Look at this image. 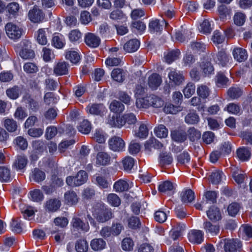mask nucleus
<instances>
[{"instance_id": "nucleus-1", "label": "nucleus", "mask_w": 252, "mask_h": 252, "mask_svg": "<svg viewBox=\"0 0 252 252\" xmlns=\"http://www.w3.org/2000/svg\"><path fill=\"white\" fill-rule=\"evenodd\" d=\"M88 180V174L84 170L79 171L75 176H70L66 178V184L71 187H77L85 183Z\"/></svg>"}, {"instance_id": "nucleus-2", "label": "nucleus", "mask_w": 252, "mask_h": 252, "mask_svg": "<svg viewBox=\"0 0 252 252\" xmlns=\"http://www.w3.org/2000/svg\"><path fill=\"white\" fill-rule=\"evenodd\" d=\"M5 29L7 35L10 39L13 40L18 39L22 35V29L13 23L9 22L7 23L5 26Z\"/></svg>"}, {"instance_id": "nucleus-3", "label": "nucleus", "mask_w": 252, "mask_h": 252, "mask_svg": "<svg viewBox=\"0 0 252 252\" xmlns=\"http://www.w3.org/2000/svg\"><path fill=\"white\" fill-rule=\"evenodd\" d=\"M28 18L30 21L34 23L42 22L45 18V14L43 11L35 5L32 9L28 12Z\"/></svg>"}, {"instance_id": "nucleus-4", "label": "nucleus", "mask_w": 252, "mask_h": 252, "mask_svg": "<svg viewBox=\"0 0 252 252\" xmlns=\"http://www.w3.org/2000/svg\"><path fill=\"white\" fill-rule=\"evenodd\" d=\"M109 148L114 152H122L125 150V143L120 137L113 136L108 141Z\"/></svg>"}, {"instance_id": "nucleus-5", "label": "nucleus", "mask_w": 252, "mask_h": 252, "mask_svg": "<svg viewBox=\"0 0 252 252\" xmlns=\"http://www.w3.org/2000/svg\"><path fill=\"white\" fill-rule=\"evenodd\" d=\"M61 205V201L59 198H51L45 201L44 208L47 212L53 213L58 211Z\"/></svg>"}, {"instance_id": "nucleus-6", "label": "nucleus", "mask_w": 252, "mask_h": 252, "mask_svg": "<svg viewBox=\"0 0 252 252\" xmlns=\"http://www.w3.org/2000/svg\"><path fill=\"white\" fill-rule=\"evenodd\" d=\"M189 241L193 244H200L204 240V233L202 231L192 229L188 234Z\"/></svg>"}, {"instance_id": "nucleus-7", "label": "nucleus", "mask_w": 252, "mask_h": 252, "mask_svg": "<svg viewBox=\"0 0 252 252\" xmlns=\"http://www.w3.org/2000/svg\"><path fill=\"white\" fill-rule=\"evenodd\" d=\"M69 65L64 61H60L54 66V73L56 76H62L68 73Z\"/></svg>"}, {"instance_id": "nucleus-8", "label": "nucleus", "mask_w": 252, "mask_h": 252, "mask_svg": "<svg viewBox=\"0 0 252 252\" xmlns=\"http://www.w3.org/2000/svg\"><path fill=\"white\" fill-rule=\"evenodd\" d=\"M95 217L100 222H104L112 218L111 210L108 208L102 209L95 213Z\"/></svg>"}, {"instance_id": "nucleus-9", "label": "nucleus", "mask_w": 252, "mask_h": 252, "mask_svg": "<svg viewBox=\"0 0 252 252\" xmlns=\"http://www.w3.org/2000/svg\"><path fill=\"white\" fill-rule=\"evenodd\" d=\"M86 44L91 48H96L100 44V38L94 33L88 32L85 36Z\"/></svg>"}, {"instance_id": "nucleus-10", "label": "nucleus", "mask_w": 252, "mask_h": 252, "mask_svg": "<svg viewBox=\"0 0 252 252\" xmlns=\"http://www.w3.org/2000/svg\"><path fill=\"white\" fill-rule=\"evenodd\" d=\"M86 111L92 115H102L106 111V108L102 104H90L86 108Z\"/></svg>"}, {"instance_id": "nucleus-11", "label": "nucleus", "mask_w": 252, "mask_h": 252, "mask_svg": "<svg viewBox=\"0 0 252 252\" xmlns=\"http://www.w3.org/2000/svg\"><path fill=\"white\" fill-rule=\"evenodd\" d=\"M71 224L72 227L77 230H82L87 232L90 227L88 223H86L79 217H74L72 218Z\"/></svg>"}, {"instance_id": "nucleus-12", "label": "nucleus", "mask_w": 252, "mask_h": 252, "mask_svg": "<svg viewBox=\"0 0 252 252\" xmlns=\"http://www.w3.org/2000/svg\"><path fill=\"white\" fill-rule=\"evenodd\" d=\"M170 82L176 85H180L184 81L183 74L176 70H171L168 75Z\"/></svg>"}, {"instance_id": "nucleus-13", "label": "nucleus", "mask_w": 252, "mask_h": 252, "mask_svg": "<svg viewBox=\"0 0 252 252\" xmlns=\"http://www.w3.org/2000/svg\"><path fill=\"white\" fill-rule=\"evenodd\" d=\"M231 57L224 50H221L214 57L215 62L222 66H224L229 62Z\"/></svg>"}, {"instance_id": "nucleus-14", "label": "nucleus", "mask_w": 252, "mask_h": 252, "mask_svg": "<svg viewBox=\"0 0 252 252\" xmlns=\"http://www.w3.org/2000/svg\"><path fill=\"white\" fill-rule=\"evenodd\" d=\"M240 247L241 244L238 241L229 239L225 240L223 248L225 252H237V249Z\"/></svg>"}, {"instance_id": "nucleus-15", "label": "nucleus", "mask_w": 252, "mask_h": 252, "mask_svg": "<svg viewBox=\"0 0 252 252\" xmlns=\"http://www.w3.org/2000/svg\"><path fill=\"white\" fill-rule=\"evenodd\" d=\"M140 41L137 39H132L127 41L123 46V48L127 53H133L138 50L140 46Z\"/></svg>"}, {"instance_id": "nucleus-16", "label": "nucleus", "mask_w": 252, "mask_h": 252, "mask_svg": "<svg viewBox=\"0 0 252 252\" xmlns=\"http://www.w3.org/2000/svg\"><path fill=\"white\" fill-rule=\"evenodd\" d=\"M180 197L183 203H191L195 199L194 192L190 189H184L180 193Z\"/></svg>"}, {"instance_id": "nucleus-17", "label": "nucleus", "mask_w": 252, "mask_h": 252, "mask_svg": "<svg viewBox=\"0 0 252 252\" xmlns=\"http://www.w3.org/2000/svg\"><path fill=\"white\" fill-rule=\"evenodd\" d=\"M162 79L159 75L154 73L148 78V85L152 90H156L161 84Z\"/></svg>"}, {"instance_id": "nucleus-18", "label": "nucleus", "mask_w": 252, "mask_h": 252, "mask_svg": "<svg viewBox=\"0 0 252 252\" xmlns=\"http://www.w3.org/2000/svg\"><path fill=\"white\" fill-rule=\"evenodd\" d=\"M208 218L213 221H217L221 219V213L218 207H211L207 211Z\"/></svg>"}, {"instance_id": "nucleus-19", "label": "nucleus", "mask_w": 252, "mask_h": 252, "mask_svg": "<svg viewBox=\"0 0 252 252\" xmlns=\"http://www.w3.org/2000/svg\"><path fill=\"white\" fill-rule=\"evenodd\" d=\"M111 157L105 152H98L96 156V164L98 165H107L110 163Z\"/></svg>"}, {"instance_id": "nucleus-20", "label": "nucleus", "mask_w": 252, "mask_h": 252, "mask_svg": "<svg viewBox=\"0 0 252 252\" xmlns=\"http://www.w3.org/2000/svg\"><path fill=\"white\" fill-rule=\"evenodd\" d=\"M232 172V177L235 181L238 184L243 183L246 174L237 167H233L231 168Z\"/></svg>"}, {"instance_id": "nucleus-21", "label": "nucleus", "mask_w": 252, "mask_h": 252, "mask_svg": "<svg viewBox=\"0 0 252 252\" xmlns=\"http://www.w3.org/2000/svg\"><path fill=\"white\" fill-rule=\"evenodd\" d=\"M234 58L239 62L244 61L247 59L248 55L245 49L242 48H235L233 51Z\"/></svg>"}, {"instance_id": "nucleus-22", "label": "nucleus", "mask_w": 252, "mask_h": 252, "mask_svg": "<svg viewBox=\"0 0 252 252\" xmlns=\"http://www.w3.org/2000/svg\"><path fill=\"white\" fill-rule=\"evenodd\" d=\"M145 149L148 152H150L152 148L157 149H160L162 147V144L155 138H150L145 143Z\"/></svg>"}, {"instance_id": "nucleus-23", "label": "nucleus", "mask_w": 252, "mask_h": 252, "mask_svg": "<svg viewBox=\"0 0 252 252\" xmlns=\"http://www.w3.org/2000/svg\"><path fill=\"white\" fill-rule=\"evenodd\" d=\"M121 163L124 171L130 172L135 164V160L131 157L126 156L122 159Z\"/></svg>"}, {"instance_id": "nucleus-24", "label": "nucleus", "mask_w": 252, "mask_h": 252, "mask_svg": "<svg viewBox=\"0 0 252 252\" xmlns=\"http://www.w3.org/2000/svg\"><path fill=\"white\" fill-rule=\"evenodd\" d=\"M64 198L66 203L75 205L78 202L79 198L76 193L73 190H69L64 194Z\"/></svg>"}, {"instance_id": "nucleus-25", "label": "nucleus", "mask_w": 252, "mask_h": 252, "mask_svg": "<svg viewBox=\"0 0 252 252\" xmlns=\"http://www.w3.org/2000/svg\"><path fill=\"white\" fill-rule=\"evenodd\" d=\"M203 227L206 233H209L212 235H217L220 231V226L219 225L213 224L208 221L204 222Z\"/></svg>"}, {"instance_id": "nucleus-26", "label": "nucleus", "mask_w": 252, "mask_h": 252, "mask_svg": "<svg viewBox=\"0 0 252 252\" xmlns=\"http://www.w3.org/2000/svg\"><path fill=\"white\" fill-rule=\"evenodd\" d=\"M31 179L35 182L39 183L45 179V173L38 168H35L32 172L31 176Z\"/></svg>"}, {"instance_id": "nucleus-27", "label": "nucleus", "mask_w": 252, "mask_h": 252, "mask_svg": "<svg viewBox=\"0 0 252 252\" xmlns=\"http://www.w3.org/2000/svg\"><path fill=\"white\" fill-rule=\"evenodd\" d=\"M21 93L19 87L14 86L6 90V94L8 97L11 99H16L19 97Z\"/></svg>"}, {"instance_id": "nucleus-28", "label": "nucleus", "mask_w": 252, "mask_h": 252, "mask_svg": "<svg viewBox=\"0 0 252 252\" xmlns=\"http://www.w3.org/2000/svg\"><path fill=\"white\" fill-rule=\"evenodd\" d=\"M162 29L163 25L158 19H153L149 23V29L151 33L159 32Z\"/></svg>"}, {"instance_id": "nucleus-29", "label": "nucleus", "mask_w": 252, "mask_h": 252, "mask_svg": "<svg viewBox=\"0 0 252 252\" xmlns=\"http://www.w3.org/2000/svg\"><path fill=\"white\" fill-rule=\"evenodd\" d=\"M131 28L133 32L142 34L146 30L145 24L141 21H134L131 23Z\"/></svg>"}, {"instance_id": "nucleus-30", "label": "nucleus", "mask_w": 252, "mask_h": 252, "mask_svg": "<svg viewBox=\"0 0 252 252\" xmlns=\"http://www.w3.org/2000/svg\"><path fill=\"white\" fill-rule=\"evenodd\" d=\"M37 42L40 45H45L47 43V37L44 29H39L35 33Z\"/></svg>"}, {"instance_id": "nucleus-31", "label": "nucleus", "mask_w": 252, "mask_h": 252, "mask_svg": "<svg viewBox=\"0 0 252 252\" xmlns=\"http://www.w3.org/2000/svg\"><path fill=\"white\" fill-rule=\"evenodd\" d=\"M123 119L121 117H116L114 116H109L107 119V124L112 127H121L124 125Z\"/></svg>"}, {"instance_id": "nucleus-32", "label": "nucleus", "mask_w": 252, "mask_h": 252, "mask_svg": "<svg viewBox=\"0 0 252 252\" xmlns=\"http://www.w3.org/2000/svg\"><path fill=\"white\" fill-rule=\"evenodd\" d=\"M129 184L126 180L120 179L114 185V189L117 192H123L128 189Z\"/></svg>"}, {"instance_id": "nucleus-33", "label": "nucleus", "mask_w": 252, "mask_h": 252, "mask_svg": "<svg viewBox=\"0 0 252 252\" xmlns=\"http://www.w3.org/2000/svg\"><path fill=\"white\" fill-rule=\"evenodd\" d=\"M172 139L177 142H182L186 140L187 134L182 130H175L171 132Z\"/></svg>"}, {"instance_id": "nucleus-34", "label": "nucleus", "mask_w": 252, "mask_h": 252, "mask_svg": "<svg viewBox=\"0 0 252 252\" xmlns=\"http://www.w3.org/2000/svg\"><path fill=\"white\" fill-rule=\"evenodd\" d=\"M187 134L189 139L192 142L197 141L200 138L201 135V132L194 127L189 128Z\"/></svg>"}, {"instance_id": "nucleus-35", "label": "nucleus", "mask_w": 252, "mask_h": 252, "mask_svg": "<svg viewBox=\"0 0 252 252\" xmlns=\"http://www.w3.org/2000/svg\"><path fill=\"white\" fill-rule=\"evenodd\" d=\"M112 78L118 82H122L125 79V72L122 69L115 68L111 72Z\"/></svg>"}, {"instance_id": "nucleus-36", "label": "nucleus", "mask_w": 252, "mask_h": 252, "mask_svg": "<svg viewBox=\"0 0 252 252\" xmlns=\"http://www.w3.org/2000/svg\"><path fill=\"white\" fill-rule=\"evenodd\" d=\"M155 135L158 138H164L168 136V131L163 125H159L154 129Z\"/></svg>"}, {"instance_id": "nucleus-37", "label": "nucleus", "mask_w": 252, "mask_h": 252, "mask_svg": "<svg viewBox=\"0 0 252 252\" xmlns=\"http://www.w3.org/2000/svg\"><path fill=\"white\" fill-rule=\"evenodd\" d=\"M173 161V158L170 153H163L159 156V164L161 166H164L170 164Z\"/></svg>"}, {"instance_id": "nucleus-38", "label": "nucleus", "mask_w": 252, "mask_h": 252, "mask_svg": "<svg viewBox=\"0 0 252 252\" xmlns=\"http://www.w3.org/2000/svg\"><path fill=\"white\" fill-rule=\"evenodd\" d=\"M3 126L10 132H15L18 127L17 122L12 119H6Z\"/></svg>"}, {"instance_id": "nucleus-39", "label": "nucleus", "mask_w": 252, "mask_h": 252, "mask_svg": "<svg viewBox=\"0 0 252 252\" xmlns=\"http://www.w3.org/2000/svg\"><path fill=\"white\" fill-rule=\"evenodd\" d=\"M175 189L174 185L169 181L161 183L158 186V190L160 192L166 193L172 191Z\"/></svg>"}, {"instance_id": "nucleus-40", "label": "nucleus", "mask_w": 252, "mask_h": 252, "mask_svg": "<svg viewBox=\"0 0 252 252\" xmlns=\"http://www.w3.org/2000/svg\"><path fill=\"white\" fill-rule=\"evenodd\" d=\"M197 94L203 99L207 98L210 94V90L208 86L201 85L197 87Z\"/></svg>"}, {"instance_id": "nucleus-41", "label": "nucleus", "mask_w": 252, "mask_h": 252, "mask_svg": "<svg viewBox=\"0 0 252 252\" xmlns=\"http://www.w3.org/2000/svg\"><path fill=\"white\" fill-rule=\"evenodd\" d=\"M224 111H227L229 113L234 115H239L242 111L240 106L236 103H229L224 109Z\"/></svg>"}, {"instance_id": "nucleus-42", "label": "nucleus", "mask_w": 252, "mask_h": 252, "mask_svg": "<svg viewBox=\"0 0 252 252\" xmlns=\"http://www.w3.org/2000/svg\"><path fill=\"white\" fill-rule=\"evenodd\" d=\"M148 101L150 103V106H152L156 108L160 107L163 104V101L161 98L153 94L148 96Z\"/></svg>"}, {"instance_id": "nucleus-43", "label": "nucleus", "mask_w": 252, "mask_h": 252, "mask_svg": "<svg viewBox=\"0 0 252 252\" xmlns=\"http://www.w3.org/2000/svg\"><path fill=\"white\" fill-rule=\"evenodd\" d=\"M237 155L238 158L242 161L248 160L251 156L250 150L245 147L238 149L237 151Z\"/></svg>"}, {"instance_id": "nucleus-44", "label": "nucleus", "mask_w": 252, "mask_h": 252, "mask_svg": "<svg viewBox=\"0 0 252 252\" xmlns=\"http://www.w3.org/2000/svg\"><path fill=\"white\" fill-rule=\"evenodd\" d=\"M27 164V159L24 156H18L16 158L13 166L17 170L23 169Z\"/></svg>"}, {"instance_id": "nucleus-45", "label": "nucleus", "mask_w": 252, "mask_h": 252, "mask_svg": "<svg viewBox=\"0 0 252 252\" xmlns=\"http://www.w3.org/2000/svg\"><path fill=\"white\" fill-rule=\"evenodd\" d=\"M52 44L56 48H62L65 44L63 36L61 34L54 35L52 40Z\"/></svg>"}, {"instance_id": "nucleus-46", "label": "nucleus", "mask_w": 252, "mask_h": 252, "mask_svg": "<svg viewBox=\"0 0 252 252\" xmlns=\"http://www.w3.org/2000/svg\"><path fill=\"white\" fill-rule=\"evenodd\" d=\"M105 242L101 238L94 239L91 242V246L94 251L101 250L105 247Z\"/></svg>"}, {"instance_id": "nucleus-47", "label": "nucleus", "mask_w": 252, "mask_h": 252, "mask_svg": "<svg viewBox=\"0 0 252 252\" xmlns=\"http://www.w3.org/2000/svg\"><path fill=\"white\" fill-rule=\"evenodd\" d=\"M109 108L114 113H121L124 110L125 106L121 102L117 100H113L111 103Z\"/></svg>"}, {"instance_id": "nucleus-48", "label": "nucleus", "mask_w": 252, "mask_h": 252, "mask_svg": "<svg viewBox=\"0 0 252 252\" xmlns=\"http://www.w3.org/2000/svg\"><path fill=\"white\" fill-rule=\"evenodd\" d=\"M78 130L84 134H88L91 130V123L87 120H84L77 126Z\"/></svg>"}, {"instance_id": "nucleus-49", "label": "nucleus", "mask_w": 252, "mask_h": 252, "mask_svg": "<svg viewBox=\"0 0 252 252\" xmlns=\"http://www.w3.org/2000/svg\"><path fill=\"white\" fill-rule=\"evenodd\" d=\"M82 34L78 30H73L68 34V38L71 42L79 43L82 39Z\"/></svg>"}, {"instance_id": "nucleus-50", "label": "nucleus", "mask_w": 252, "mask_h": 252, "mask_svg": "<svg viewBox=\"0 0 252 252\" xmlns=\"http://www.w3.org/2000/svg\"><path fill=\"white\" fill-rule=\"evenodd\" d=\"M148 135V129L146 125L141 124L137 131L135 132V136L140 139L146 138Z\"/></svg>"}, {"instance_id": "nucleus-51", "label": "nucleus", "mask_w": 252, "mask_h": 252, "mask_svg": "<svg viewBox=\"0 0 252 252\" xmlns=\"http://www.w3.org/2000/svg\"><path fill=\"white\" fill-rule=\"evenodd\" d=\"M185 122L189 125L197 124L199 121L198 115L194 112H191L187 114L185 118Z\"/></svg>"}, {"instance_id": "nucleus-52", "label": "nucleus", "mask_w": 252, "mask_h": 252, "mask_svg": "<svg viewBox=\"0 0 252 252\" xmlns=\"http://www.w3.org/2000/svg\"><path fill=\"white\" fill-rule=\"evenodd\" d=\"M180 55V52L179 50H173L167 53L165 56L164 59L165 62L168 63H171L173 61H175L179 58Z\"/></svg>"}, {"instance_id": "nucleus-53", "label": "nucleus", "mask_w": 252, "mask_h": 252, "mask_svg": "<svg viewBox=\"0 0 252 252\" xmlns=\"http://www.w3.org/2000/svg\"><path fill=\"white\" fill-rule=\"evenodd\" d=\"M31 199L35 202H40L44 199V195L39 189H34L30 192Z\"/></svg>"}, {"instance_id": "nucleus-54", "label": "nucleus", "mask_w": 252, "mask_h": 252, "mask_svg": "<svg viewBox=\"0 0 252 252\" xmlns=\"http://www.w3.org/2000/svg\"><path fill=\"white\" fill-rule=\"evenodd\" d=\"M65 58L74 64L77 63L80 60V55L78 52L75 51H67L66 53Z\"/></svg>"}, {"instance_id": "nucleus-55", "label": "nucleus", "mask_w": 252, "mask_h": 252, "mask_svg": "<svg viewBox=\"0 0 252 252\" xmlns=\"http://www.w3.org/2000/svg\"><path fill=\"white\" fill-rule=\"evenodd\" d=\"M51 234L54 236L55 240L58 242H61L64 238L65 232L62 230H57L56 228H52L51 230Z\"/></svg>"}, {"instance_id": "nucleus-56", "label": "nucleus", "mask_w": 252, "mask_h": 252, "mask_svg": "<svg viewBox=\"0 0 252 252\" xmlns=\"http://www.w3.org/2000/svg\"><path fill=\"white\" fill-rule=\"evenodd\" d=\"M11 177L10 170L4 166L0 167V181L7 182Z\"/></svg>"}, {"instance_id": "nucleus-57", "label": "nucleus", "mask_w": 252, "mask_h": 252, "mask_svg": "<svg viewBox=\"0 0 252 252\" xmlns=\"http://www.w3.org/2000/svg\"><path fill=\"white\" fill-rule=\"evenodd\" d=\"M108 203L112 206L118 207L121 204V199L115 193H110L108 195Z\"/></svg>"}, {"instance_id": "nucleus-58", "label": "nucleus", "mask_w": 252, "mask_h": 252, "mask_svg": "<svg viewBox=\"0 0 252 252\" xmlns=\"http://www.w3.org/2000/svg\"><path fill=\"white\" fill-rule=\"evenodd\" d=\"M243 92L238 87H231L227 91L228 95L232 99H236L242 95Z\"/></svg>"}, {"instance_id": "nucleus-59", "label": "nucleus", "mask_w": 252, "mask_h": 252, "mask_svg": "<svg viewBox=\"0 0 252 252\" xmlns=\"http://www.w3.org/2000/svg\"><path fill=\"white\" fill-rule=\"evenodd\" d=\"M240 232L243 234V238L246 240L252 238V228L250 226L243 225L240 229Z\"/></svg>"}, {"instance_id": "nucleus-60", "label": "nucleus", "mask_w": 252, "mask_h": 252, "mask_svg": "<svg viewBox=\"0 0 252 252\" xmlns=\"http://www.w3.org/2000/svg\"><path fill=\"white\" fill-rule=\"evenodd\" d=\"M33 150L38 154H42L45 150V144L40 140H35L32 142Z\"/></svg>"}, {"instance_id": "nucleus-61", "label": "nucleus", "mask_w": 252, "mask_h": 252, "mask_svg": "<svg viewBox=\"0 0 252 252\" xmlns=\"http://www.w3.org/2000/svg\"><path fill=\"white\" fill-rule=\"evenodd\" d=\"M14 144L20 149L25 150L28 147V142L27 140L22 136L17 137L14 141Z\"/></svg>"}, {"instance_id": "nucleus-62", "label": "nucleus", "mask_w": 252, "mask_h": 252, "mask_svg": "<svg viewBox=\"0 0 252 252\" xmlns=\"http://www.w3.org/2000/svg\"><path fill=\"white\" fill-rule=\"evenodd\" d=\"M24 70L27 73L32 74L36 73L38 70L37 66L32 63H27L23 66Z\"/></svg>"}, {"instance_id": "nucleus-63", "label": "nucleus", "mask_w": 252, "mask_h": 252, "mask_svg": "<svg viewBox=\"0 0 252 252\" xmlns=\"http://www.w3.org/2000/svg\"><path fill=\"white\" fill-rule=\"evenodd\" d=\"M134 243L130 238H126L122 242V248L125 251H130L133 249Z\"/></svg>"}, {"instance_id": "nucleus-64", "label": "nucleus", "mask_w": 252, "mask_h": 252, "mask_svg": "<svg viewBox=\"0 0 252 252\" xmlns=\"http://www.w3.org/2000/svg\"><path fill=\"white\" fill-rule=\"evenodd\" d=\"M75 248L78 252H86L88 249V243L85 240H79L76 244Z\"/></svg>"}]
</instances>
